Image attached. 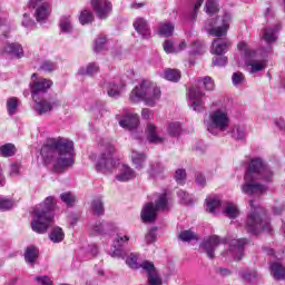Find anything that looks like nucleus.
<instances>
[{
  "mask_svg": "<svg viewBox=\"0 0 285 285\" xmlns=\"http://www.w3.org/2000/svg\"><path fill=\"white\" fill-rule=\"evenodd\" d=\"M233 21V16L230 12H224L223 16L208 19L205 22V30L212 37H226L228 35V29L230 28V22Z\"/></svg>",
  "mask_w": 285,
  "mask_h": 285,
  "instance_id": "9b49d317",
  "label": "nucleus"
},
{
  "mask_svg": "<svg viewBox=\"0 0 285 285\" xmlns=\"http://www.w3.org/2000/svg\"><path fill=\"white\" fill-rule=\"evenodd\" d=\"M45 164H52L55 173H63L75 164V142L68 138H51L40 150Z\"/></svg>",
  "mask_w": 285,
  "mask_h": 285,
  "instance_id": "f257e3e1",
  "label": "nucleus"
},
{
  "mask_svg": "<svg viewBox=\"0 0 285 285\" xmlns=\"http://www.w3.org/2000/svg\"><path fill=\"white\" fill-rule=\"evenodd\" d=\"M164 79L177 83L181 79V71L178 69H166L164 72Z\"/></svg>",
  "mask_w": 285,
  "mask_h": 285,
  "instance_id": "e433bc0d",
  "label": "nucleus"
},
{
  "mask_svg": "<svg viewBox=\"0 0 285 285\" xmlns=\"http://www.w3.org/2000/svg\"><path fill=\"white\" fill-rule=\"evenodd\" d=\"M60 28L62 32L70 33L72 32V17L66 14L60 19Z\"/></svg>",
  "mask_w": 285,
  "mask_h": 285,
  "instance_id": "ea45409f",
  "label": "nucleus"
},
{
  "mask_svg": "<svg viewBox=\"0 0 285 285\" xmlns=\"http://www.w3.org/2000/svg\"><path fill=\"white\" fill-rule=\"evenodd\" d=\"M244 179L245 183L242 186V193H244V195H248V197L264 195L267 188L266 186L257 183V179L271 181V179H273V171L264 159L255 157L250 159Z\"/></svg>",
  "mask_w": 285,
  "mask_h": 285,
  "instance_id": "f03ea898",
  "label": "nucleus"
},
{
  "mask_svg": "<svg viewBox=\"0 0 285 285\" xmlns=\"http://www.w3.org/2000/svg\"><path fill=\"white\" fill-rule=\"evenodd\" d=\"M28 8L35 10L33 17L38 23H46L50 17V3L46 0H29Z\"/></svg>",
  "mask_w": 285,
  "mask_h": 285,
  "instance_id": "2eb2a0df",
  "label": "nucleus"
},
{
  "mask_svg": "<svg viewBox=\"0 0 285 285\" xmlns=\"http://www.w3.org/2000/svg\"><path fill=\"white\" fill-rule=\"evenodd\" d=\"M86 110H91L92 112H101V110H104V104H101V101H97L95 102L94 107H85Z\"/></svg>",
  "mask_w": 285,
  "mask_h": 285,
  "instance_id": "e2e57ef3",
  "label": "nucleus"
},
{
  "mask_svg": "<svg viewBox=\"0 0 285 285\" xmlns=\"http://www.w3.org/2000/svg\"><path fill=\"white\" fill-rule=\"evenodd\" d=\"M281 29V24H276L272 28H265L263 30V39L266 43H275V41H277V32H279Z\"/></svg>",
  "mask_w": 285,
  "mask_h": 285,
  "instance_id": "393cba45",
  "label": "nucleus"
},
{
  "mask_svg": "<svg viewBox=\"0 0 285 285\" xmlns=\"http://www.w3.org/2000/svg\"><path fill=\"white\" fill-rule=\"evenodd\" d=\"M175 179H176L177 184L183 185L186 179V169L176 170Z\"/></svg>",
  "mask_w": 285,
  "mask_h": 285,
  "instance_id": "bf43d9fd",
  "label": "nucleus"
},
{
  "mask_svg": "<svg viewBox=\"0 0 285 285\" xmlns=\"http://www.w3.org/2000/svg\"><path fill=\"white\" fill-rule=\"evenodd\" d=\"M114 153L115 147L110 144H107L105 153H102L99 156L98 161L96 164V170H98V173H112V170H115V168L119 166V159L112 157Z\"/></svg>",
  "mask_w": 285,
  "mask_h": 285,
  "instance_id": "4468645a",
  "label": "nucleus"
},
{
  "mask_svg": "<svg viewBox=\"0 0 285 285\" xmlns=\"http://www.w3.org/2000/svg\"><path fill=\"white\" fill-rule=\"evenodd\" d=\"M1 157H14L17 155V147L12 142H7L0 146Z\"/></svg>",
  "mask_w": 285,
  "mask_h": 285,
  "instance_id": "c9c22d12",
  "label": "nucleus"
},
{
  "mask_svg": "<svg viewBox=\"0 0 285 285\" xmlns=\"http://www.w3.org/2000/svg\"><path fill=\"white\" fill-rule=\"evenodd\" d=\"M157 240V229L151 228L145 236L146 244H155Z\"/></svg>",
  "mask_w": 285,
  "mask_h": 285,
  "instance_id": "4d7b16f0",
  "label": "nucleus"
},
{
  "mask_svg": "<svg viewBox=\"0 0 285 285\" xmlns=\"http://www.w3.org/2000/svg\"><path fill=\"white\" fill-rule=\"evenodd\" d=\"M168 196L166 194L158 195L155 203H146L141 209L140 217L145 224H150L157 219L159 210H168Z\"/></svg>",
  "mask_w": 285,
  "mask_h": 285,
  "instance_id": "f8f14e48",
  "label": "nucleus"
},
{
  "mask_svg": "<svg viewBox=\"0 0 285 285\" xmlns=\"http://www.w3.org/2000/svg\"><path fill=\"white\" fill-rule=\"evenodd\" d=\"M22 26L24 28H35V21L30 19V14H28V13L23 14Z\"/></svg>",
  "mask_w": 285,
  "mask_h": 285,
  "instance_id": "052dcab7",
  "label": "nucleus"
},
{
  "mask_svg": "<svg viewBox=\"0 0 285 285\" xmlns=\"http://www.w3.org/2000/svg\"><path fill=\"white\" fill-rule=\"evenodd\" d=\"M55 206H57L55 196H49L42 203L33 207L31 213V228L35 233L39 235L48 233V228H50L55 219Z\"/></svg>",
  "mask_w": 285,
  "mask_h": 285,
  "instance_id": "39448f33",
  "label": "nucleus"
},
{
  "mask_svg": "<svg viewBox=\"0 0 285 285\" xmlns=\"http://www.w3.org/2000/svg\"><path fill=\"white\" fill-rule=\"evenodd\" d=\"M91 7L98 19H108L112 12V2L108 0H91Z\"/></svg>",
  "mask_w": 285,
  "mask_h": 285,
  "instance_id": "a211bd4d",
  "label": "nucleus"
},
{
  "mask_svg": "<svg viewBox=\"0 0 285 285\" xmlns=\"http://www.w3.org/2000/svg\"><path fill=\"white\" fill-rule=\"evenodd\" d=\"M226 244H228L229 247L222 254L223 257H226V259H234V262L242 261V257H244V247L248 244L246 238L228 239L213 235L202 242L200 248L206 253L209 259H215V250L222 245L226 246Z\"/></svg>",
  "mask_w": 285,
  "mask_h": 285,
  "instance_id": "7ed1b4c3",
  "label": "nucleus"
},
{
  "mask_svg": "<svg viewBox=\"0 0 285 285\" xmlns=\"http://www.w3.org/2000/svg\"><path fill=\"white\" fill-rule=\"evenodd\" d=\"M19 170H21V166H19V164H11L10 166L11 177H17V175H19Z\"/></svg>",
  "mask_w": 285,
  "mask_h": 285,
  "instance_id": "69168bd1",
  "label": "nucleus"
},
{
  "mask_svg": "<svg viewBox=\"0 0 285 285\" xmlns=\"http://www.w3.org/2000/svg\"><path fill=\"white\" fill-rule=\"evenodd\" d=\"M154 112L153 110L148 109V108H144L141 110V117L142 119H153Z\"/></svg>",
  "mask_w": 285,
  "mask_h": 285,
  "instance_id": "338daca9",
  "label": "nucleus"
},
{
  "mask_svg": "<svg viewBox=\"0 0 285 285\" xmlns=\"http://www.w3.org/2000/svg\"><path fill=\"white\" fill-rule=\"evenodd\" d=\"M40 70H43V72H55V70H57V65L53 61L45 60L40 65Z\"/></svg>",
  "mask_w": 285,
  "mask_h": 285,
  "instance_id": "8fccbe9b",
  "label": "nucleus"
},
{
  "mask_svg": "<svg viewBox=\"0 0 285 285\" xmlns=\"http://www.w3.org/2000/svg\"><path fill=\"white\" fill-rule=\"evenodd\" d=\"M177 197L179 198L180 204H185V206H190V204H193V196L185 190H178Z\"/></svg>",
  "mask_w": 285,
  "mask_h": 285,
  "instance_id": "49530a36",
  "label": "nucleus"
},
{
  "mask_svg": "<svg viewBox=\"0 0 285 285\" xmlns=\"http://www.w3.org/2000/svg\"><path fill=\"white\" fill-rule=\"evenodd\" d=\"M237 48L249 75H255L266 69V59L257 55V51L250 49V46H248L246 41L239 42Z\"/></svg>",
  "mask_w": 285,
  "mask_h": 285,
  "instance_id": "9d476101",
  "label": "nucleus"
},
{
  "mask_svg": "<svg viewBox=\"0 0 285 285\" xmlns=\"http://www.w3.org/2000/svg\"><path fill=\"white\" fill-rule=\"evenodd\" d=\"M161 173H164V165H161L160 163H155L150 165V169L148 170V174L151 177H154V179H157V177H159Z\"/></svg>",
  "mask_w": 285,
  "mask_h": 285,
  "instance_id": "a18cd8bd",
  "label": "nucleus"
},
{
  "mask_svg": "<svg viewBox=\"0 0 285 285\" xmlns=\"http://www.w3.org/2000/svg\"><path fill=\"white\" fill-rule=\"evenodd\" d=\"M269 271L274 279H285V268L278 262L272 263L269 266Z\"/></svg>",
  "mask_w": 285,
  "mask_h": 285,
  "instance_id": "c756f323",
  "label": "nucleus"
},
{
  "mask_svg": "<svg viewBox=\"0 0 285 285\" xmlns=\"http://www.w3.org/2000/svg\"><path fill=\"white\" fill-rule=\"evenodd\" d=\"M104 88L106 89L108 97L117 99V97H120L121 92H124V88H126V85L118 83L117 81H111L105 82Z\"/></svg>",
  "mask_w": 285,
  "mask_h": 285,
  "instance_id": "5701e85b",
  "label": "nucleus"
},
{
  "mask_svg": "<svg viewBox=\"0 0 285 285\" xmlns=\"http://www.w3.org/2000/svg\"><path fill=\"white\" fill-rule=\"evenodd\" d=\"M197 186H206V177L202 174H196Z\"/></svg>",
  "mask_w": 285,
  "mask_h": 285,
  "instance_id": "774afa93",
  "label": "nucleus"
},
{
  "mask_svg": "<svg viewBox=\"0 0 285 285\" xmlns=\"http://www.w3.org/2000/svg\"><path fill=\"white\" fill-rule=\"evenodd\" d=\"M204 50H206V47H204L202 41H195L191 45V55H204Z\"/></svg>",
  "mask_w": 285,
  "mask_h": 285,
  "instance_id": "603ef678",
  "label": "nucleus"
},
{
  "mask_svg": "<svg viewBox=\"0 0 285 285\" xmlns=\"http://www.w3.org/2000/svg\"><path fill=\"white\" fill-rule=\"evenodd\" d=\"M163 48L167 55H173L177 52V48L175 46V42H173V40H166L163 45Z\"/></svg>",
  "mask_w": 285,
  "mask_h": 285,
  "instance_id": "864d4df0",
  "label": "nucleus"
},
{
  "mask_svg": "<svg viewBox=\"0 0 285 285\" xmlns=\"http://www.w3.org/2000/svg\"><path fill=\"white\" fill-rule=\"evenodd\" d=\"M202 3H204V0H196V3L194 6V11L190 16L191 21L197 18V12L202 8Z\"/></svg>",
  "mask_w": 285,
  "mask_h": 285,
  "instance_id": "0e129e2a",
  "label": "nucleus"
},
{
  "mask_svg": "<svg viewBox=\"0 0 285 285\" xmlns=\"http://www.w3.org/2000/svg\"><path fill=\"white\" fill-rule=\"evenodd\" d=\"M205 128L207 132L219 137L230 132V111L228 107L223 106L212 110L208 118L205 119Z\"/></svg>",
  "mask_w": 285,
  "mask_h": 285,
  "instance_id": "423d86ee",
  "label": "nucleus"
},
{
  "mask_svg": "<svg viewBox=\"0 0 285 285\" xmlns=\"http://www.w3.org/2000/svg\"><path fill=\"white\" fill-rule=\"evenodd\" d=\"M3 52L6 55H10V57H14L16 59H22L24 52L23 47L19 42H8L3 41Z\"/></svg>",
  "mask_w": 285,
  "mask_h": 285,
  "instance_id": "aec40b11",
  "label": "nucleus"
},
{
  "mask_svg": "<svg viewBox=\"0 0 285 285\" xmlns=\"http://www.w3.org/2000/svg\"><path fill=\"white\" fill-rule=\"evenodd\" d=\"M232 81H233L234 86H242V83H244V81H246V78L244 77V73L238 71V72L233 73Z\"/></svg>",
  "mask_w": 285,
  "mask_h": 285,
  "instance_id": "6e6d98bb",
  "label": "nucleus"
},
{
  "mask_svg": "<svg viewBox=\"0 0 285 285\" xmlns=\"http://www.w3.org/2000/svg\"><path fill=\"white\" fill-rule=\"evenodd\" d=\"M14 203L6 197L0 196V210H10Z\"/></svg>",
  "mask_w": 285,
  "mask_h": 285,
  "instance_id": "5fc2aeb1",
  "label": "nucleus"
},
{
  "mask_svg": "<svg viewBox=\"0 0 285 285\" xmlns=\"http://www.w3.org/2000/svg\"><path fill=\"white\" fill-rule=\"evenodd\" d=\"M138 259L139 256L137 254H130L126 259V264L129 266V268H142V271H146L149 285H161V278L157 274V269H155V264L148 261H144L141 264H139L137 263Z\"/></svg>",
  "mask_w": 285,
  "mask_h": 285,
  "instance_id": "ddd939ff",
  "label": "nucleus"
},
{
  "mask_svg": "<svg viewBox=\"0 0 285 285\" xmlns=\"http://www.w3.org/2000/svg\"><path fill=\"white\" fill-rule=\"evenodd\" d=\"M129 99L134 104L144 101L145 106L155 108V106H157V101L161 99V89H159L156 83L150 82L149 80H142L131 90Z\"/></svg>",
  "mask_w": 285,
  "mask_h": 285,
  "instance_id": "6e6552de",
  "label": "nucleus"
},
{
  "mask_svg": "<svg viewBox=\"0 0 285 285\" xmlns=\"http://www.w3.org/2000/svg\"><path fill=\"white\" fill-rule=\"evenodd\" d=\"M92 19H95V16L92 14V12H90L88 10L81 11L80 17H79V21H80L81 26H86V23H90L92 21Z\"/></svg>",
  "mask_w": 285,
  "mask_h": 285,
  "instance_id": "de8ad7c7",
  "label": "nucleus"
},
{
  "mask_svg": "<svg viewBox=\"0 0 285 285\" xmlns=\"http://www.w3.org/2000/svg\"><path fill=\"white\" fill-rule=\"evenodd\" d=\"M65 238L66 233H63V229L61 227H53L49 233V239L50 242H52V244H61Z\"/></svg>",
  "mask_w": 285,
  "mask_h": 285,
  "instance_id": "c85d7f7f",
  "label": "nucleus"
},
{
  "mask_svg": "<svg viewBox=\"0 0 285 285\" xmlns=\"http://www.w3.org/2000/svg\"><path fill=\"white\" fill-rule=\"evenodd\" d=\"M223 213L226 217H229V219H235L239 217V207H237L235 203H226Z\"/></svg>",
  "mask_w": 285,
  "mask_h": 285,
  "instance_id": "473e14b6",
  "label": "nucleus"
},
{
  "mask_svg": "<svg viewBox=\"0 0 285 285\" xmlns=\"http://www.w3.org/2000/svg\"><path fill=\"white\" fill-rule=\"evenodd\" d=\"M131 161L136 170H142L144 165L146 164V154L139 153L137 150L131 151Z\"/></svg>",
  "mask_w": 285,
  "mask_h": 285,
  "instance_id": "bb28decb",
  "label": "nucleus"
},
{
  "mask_svg": "<svg viewBox=\"0 0 285 285\" xmlns=\"http://www.w3.org/2000/svg\"><path fill=\"white\" fill-rule=\"evenodd\" d=\"M51 87L52 81L50 79L39 78L37 73H32L30 89L32 100L35 101L33 110L37 115H46L61 106V101L55 98H41V95H43V92H48Z\"/></svg>",
  "mask_w": 285,
  "mask_h": 285,
  "instance_id": "20e7f679",
  "label": "nucleus"
},
{
  "mask_svg": "<svg viewBox=\"0 0 285 285\" xmlns=\"http://www.w3.org/2000/svg\"><path fill=\"white\" fill-rule=\"evenodd\" d=\"M158 32L160 37H173V32H175V26L170 21L160 22Z\"/></svg>",
  "mask_w": 285,
  "mask_h": 285,
  "instance_id": "2f4dec72",
  "label": "nucleus"
},
{
  "mask_svg": "<svg viewBox=\"0 0 285 285\" xmlns=\"http://www.w3.org/2000/svg\"><path fill=\"white\" fill-rule=\"evenodd\" d=\"M246 229L250 235H259L262 232L271 233V220L268 216H266V209L259 206L255 200H249Z\"/></svg>",
  "mask_w": 285,
  "mask_h": 285,
  "instance_id": "0eeeda50",
  "label": "nucleus"
},
{
  "mask_svg": "<svg viewBox=\"0 0 285 285\" xmlns=\"http://www.w3.org/2000/svg\"><path fill=\"white\" fill-rule=\"evenodd\" d=\"M116 119L119 126L126 130H135L139 126V115L128 109H124L116 115Z\"/></svg>",
  "mask_w": 285,
  "mask_h": 285,
  "instance_id": "dca6fc26",
  "label": "nucleus"
},
{
  "mask_svg": "<svg viewBox=\"0 0 285 285\" xmlns=\"http://www.w3.org/2000/svg\"><path fill=\"white\" fill-rule=\"evenodd\" d=\"M106 48V37L99 36L94 43V50L95 52H101Z\"/></svg>",
  "mask_w": 285,
  "mask_h": 285,
  "instance_id": "09e8293b",
  "label": "nucleus"
},
{
  "mask_svg": "<svg viewBox=\"0 0 285 285\" xmlns=\"http://www.w3.org/2000/svg\"><path fill=\"white\" fill-rule=\"evenodd\" d=\"M179 239H181V242H193V239H197V235H195L193 230H183L179 234Z\"/></svg>",
  "mask_w": 285,
  "mask_h": 285,
  "instance_id": "3c124183",
  "label": "nucleus"
},
{
  "mask_svg": "<svg viewBox=\"0 0 285 285\" xmlns=\"http://www.w3.org/2000/svg\"><path fill=\"white\" fill-rule=\"evenodd\" d=\"M228 48H230V41L227 38H217L212 43V55H226L228 52Z\"/></svg>",
  "mask_w": 285,
  "mask_h": 285,
  "instance_id": "4be33fe9",
  "label": "nucleus"
},
{
  "mask_svg": "<svg viewBox=\"0 0 285 285\" xmlns=\"http://www.w3.org/2000/svg\"><path fill=\"white\" fill-rule=\"evenodd\" d=\"M38 257H39V249H37V247L30 246L27 248L24 253V259L27 264H31V265L35 264Z\"/></svg>",
  "mask_w": 285,
  "mask_h": 285,
  "instance_id": "4c0bfd02",
  "label": "nucleus"
},
{
  "mask_svg": "<svg viewBox=\"0 0 285 285\" xmlns=\"http://www.w3.org/2000/svg\"><path fill=\"white\" fill-rule=\"evenodd\" d=\"M206 13L213 17L219 12V3L217 0H207L205 6Z\"/></svg>",
  "mask_w": 285,
  "mask_h": 285,
  "instance_id": "a19ab883",
  "label": "nucleus"
},
{
  "mask_svg": "<svg viewBox=\"0 0 285 285\" xmlns=\"http://www.w3.org/2000/svg\"><path fill=\"white\" fill-rule=\"evenodd\" d=\"M240 277L245 284H257L258 275L255 269L240 272Z\"/></svg>",
  "mask_w": 285,
  "mask_h": 285,
  "instance_id": "72a5a7b5",
  "label": "nucleus"
},
{
  "mask_svg": "<svg viewBox=\"0 0 285 285\" xmlns=\"http://www.w3.org/2000/svg\"><path fill=\"white\" fill-rule=\"evenodd\" d=\"M134 28L142 39H150V26H148V21L144 18H137L134 21Z\"/></svg>",
  "mask_w": 285,
  "mask_h": 285,
  "instance_id": "b1692460",
  "label": "nucleus"
},
{
  "mask_svg": "<svg viewBox=\"0 0 285 285\" xmlns=\"http://www.w3.org/2000/svg\"><path fill=\"white\" fill-rule=\"evenodd\" d=\"M97 72H99V65L95 62L87 65V67H81L78 70V75H87L88 77H94V75H97Z\"/></svg>",
  "mask_w": 285,
  "mask_h": 285,
  "instance_id": "f704fd0d",
  "label": "nucleus"
},
{
  "mask_svg": "<svg viewBox=\"0 0 285 285\" xmlns=\"http://www.w3.org/2000/svg\"><path fill=\"white\" fill-rule=\"evenodd\" d=\"M36 282L39 285H53L52 279H50L48 276H37Z\"/></svg>",
  "mask_w": 285,
  "mask_h": 285,
  "instance_id": "680f3d73",
  "label": "nucleus"
},
{
  "mask_svg": "<svg viewBox=\"0 0 285 285\" xmlns=\"http://www.w3.org/2000/svg\"><path fill=\"white\" fill-rule=\"evenodd\" d=\"M19 108V98L11 97L7 100V110L9 115H16Z\"/></svg>",
  "mask_w": 285,
  "mask_h": 285,
  "instance_id": "37998d69",
  "label": "nucleus"
},
{
  "mask_svg": "<svg viewBox=\"0 0 285 285\" xmlns=\"http://www.w3.org/2000/svg\"><path fill=\"white\" fill-rule=\"evenodd\" d=\"M91 210L94 215H97L98 217L104 215V200H101L100 197H97L91 202Z\"/></svg>",
  "mask_w": 285,
  "mask_h": 285,
  "instance_id": "58836bf2",
  "label": "nucleus"
},
{
  "mask_svg": "<svg viewBox=\"0 0 285 285\" xmlns=\"http://www.w3.org/2000/svg\"><path fill=\"white\" fill-rule=\"evenodd\" d=\"M227 135H230L233 139H245L246 138V127L245 126H239L235 125L230 127L229 125V132Z\"/></svg>",
  "mask_w": 285,
  "mask_h": 285,
  "instance_id": "7c9ffc66",
  "label": "nucleus"
},
{
  "mask_svg": "<svg viewBox=\"0 0 285 285\" xmlns=\"http://www.w3.org/2000/svg\"><path fill=\"white\" fill-rule=\"evenodd\" d=\"M167 132L170 137H179L181 132V124L179 122H169L167 127Z\"/></svg>",
  "mask_w": 285,
  "mask_h": 285,
  "instance_id": "c03bdc74",
  "label": "nucleus"
},
{
  "mask_svg": "<svg viewBox=\"0 0 285 285\" xmlns=\"http://www.w3.org/2000/svg\"><path fill=\"white\" fill-rule=\"evenodd\" d=\"M116 179L118 181H130V179H135V170L128 165H121L120 173L116 176Z\"/></svg>",
  "mask_w": 285,
  "mask_h": 285,
  "instance_id": "a878e982",
  "label": "nucleus"
},
{
  "mask_svg": "<svg viewBox=\"0 0 285 285\" xmlns=\"http://www.w3.org/2000/svg\"><path fill=\"white\" fill-rule=\"evenodd\" d=\"M220 206H222V200L218 198V196H208L206 198V210H207V213H212V215H215V212Z\"/></svg>",
  "mask_w": 285,
  "mask_h": 285,
  "instance_id": "cd10ccee",
  "label": "nucleus"
},
{
  "mask_svg": "<svg viewBox=\"0 0 285 285\" xmlns=\"http://www.w3.org/2000/svg\"><path fill=\"white\" fill-rule=\"evenodd\" d=\"M60 199L66 204V206H68V208H71V206H75L77 202V196L70 191H66L60 195Z\"/></svg>",
  "mask_w": 285,
  "mask_h": 285,
  "instance_id": "79ce46f5",
  "label": "nucleus"
},
{
  "mask_svg": "<svg viewBox=\"0 0 285 285\" xmlns=\"http://www.w3.org/2000/svg\"><path fill=\"white\" fill-rule=\"evenodd\" d=\"M145 132H146L147 141H149V144H163L164 142V138L161 137V130L159 128H157V126H155V124L148 122Z\"/></svg>",
  "mask_w": 285,
  "mask_h": 285,
  "instance_id": "6ab92c4d",
  "label": "nucleus"
},
{
  "mask_svg": "<svg viewBox=\"0 0 285 285\" xmlns=\"http://www.w3.org/2000/svg\"><path fill=\"white\" fill-rule=\"evenodd\" d=\"M87 230L89 232V235H105V233L112 230V223H106V222H96L95 224L90 223L87 226Z\"/></svg>",
  "mask_w": 285,
  "mask_h": 285,
  "instance_id": "412c9836",
  "label": "nucleus"
},
{
  "mask_svg": "<svg viewBox=\"0 0 285 285\" xmlns=\"http://www.w3.org/2000/svg\"><path fill=\"white\" fill-rule=\"evenodd\" d=\"M228 63V58L225 56H216L213 58V65L218 66V68H224Z\"/></svg>",
  "mask_w": 285,
  "mask_h": 285,
  "instance_id": "13d9d810",
  "label": "nucleus"
},
{
  "mask_svg": "<svg viewBox=\"0 0 285 285\" xmlns=\"http://www.w3.org/2000/svg\"><path fill=\"white\" fill-rule=\"evenodd\" d=\"M204 89L215 90V82L213 81V78L208 76L204 78H199L188 89L189 106L193 110H195V112H204L206 108L204 102V99L206 98V94H204Z\"/></svg>",
  "mask_w": 285,
  "mask_h": 285,
  "instance_id": "1a4fd4ad",
  "label": "nucleus"
},
{
  "mask_svg": "<svg viewBox=\"0 0 285 285\" xmlns=\"http://www.w3.org/2000/svg\"><path fill=\"white\" fill-rule=\"evenodd\" d=\"M128 242H130V235H128V233H117L112 246L109 250L110 257H124V248L128 246Z\"/></svg>",
  "mask_w": 285,
  "mask_h": 285,
  "instance_id": "f3484780",
  "label": "nucleus"
}]
</instances>
